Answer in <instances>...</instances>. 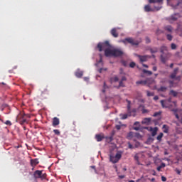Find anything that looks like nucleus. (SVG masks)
<instances>
[{
	"instance_id": "bb28decb",
	"label": "nucleus",
	"mask_w": 182,
	"mask_h": 182,
	"mask_svg": "<svg viewBox=\"0 0 182 182\" xmlns=\"http://www.w3.org/2000/svg\"><path fill=\"white\" fill-rule=\"evenodd\" d=\"M172 111L174 112V115H175L176 118L177 119H179L180 117H179L178 114L177 113L178 109H172Z\"/></svg>"
},
{
	"instance_id": "ea45409f",
	"label": "nucleus",
	"mask_w": 182,
	"mask_h": 182,
	"mask_svg": "<svg viewBox=\"0 0 182 182\" xmlns=\"http://www.w3.org/2000/svg\"><path fill=\"white\" fill-rule=\"evenodd\" d=\"M124 82L123 81H119V87H124Z\"/></svg>"
},
{
	"instance_id": "603ef678",
	"label": "nucleus",
	"mask_w": 182,
	"mask_h": 182,
	"mask_svg": "<svg viewBox=\"0 0 182 182\" xmlns=\"http://www.w3.org/2000/svg\"><path fill=\"white\" fill-rule=\"evenodd\" d=\"M161 114V112H155L154 114V117H157V116H159V115H160Z\"/></svg>"
},
{
	"instance_id": "e2e57ef3",
	"label": "nucleus",
	"mask_w": 182,
	"mask_h": 182,
	"mask_svg": "<svg viewBox=\"0 0 182 182\" xmlns=\"http://www.w3.org/2000/svg\"><path fill=\"white\" fill-rule=\"evenodd\" d=\"M90 80L89 77H84V80L86 81V82H88Z\"/></svg>"
},
{
	"instance_id": "de8ad7c7",
	"label": "nucleus",
	"mask_w": 182,
	"mask_h": 182,
	"mask_svg": "<svg viewBox=\"0 0 182 182\" xmlns=\"http://www.w3.org/2000/svg\"><path fill=\"white\" fill-rule=\"evenodd\" d=\"M5 124L8 125V126H11L12 123L10 121H6Z\"/></svg>"
},
{
	"instance_id": "423d86ee",
	"label": "nucleus",
	"mask_w": 182,
	"mask_h": 182,
	"mask_svg": "<svg viewBox=\"0 0 182 182\" xmlns=\"http://www.w3.org/2000/svg\"><path fill=\"white\" fill-rule=\"evenodd\" d=\"M25 114L21 113L18 116H17V122H20L21 124L26 123V119H25Z\"/></svg>"
},
{
	"instance_id": "a18cd8bd",
	"label": "nucleus",
	"mask_w": 182,
	"mask_h": 182,
	"mask_svg": "<svg viewBox=\"0 0 182 182\" xmlns=\"http://www.w3.org/2000/svg\"><path fill=\"white\" fill-rule=\"evenodd\" d=\"M178 70H179V68H175V69L173 70V73L177 75L178 73Z\"/></svg>"
},
{
	"instance_id": "052dcab7",
	"label": "nucleus",
	"mask_w": 182,
	"mask_h": 182,
	"mask_svg": "<svg viewBox=\"0 0 182 182\" xmlns=\"http://www.w3.org/2000/svg\"><path fill=\"white\" fill-rule=\"evenodd\" d=\"M116 129L119 130L121 129V125H116Z\"/></svg>"
},
{
	"instance_id": "412c9836",
	"label": "nucleus",
	"mask_w": 182,
	"mask_h": 182,
	"mask_svg": "<svg viewBox=\"0 0 182 182\" xmlns=\"http://www.w3.org/2000/svg\"><path fill=\"white\" fill-rule=\"evenodd\" d=\"M178 92L173 90H171L169 92V95H173L174 97H176L178 96Z\"/></svg>"
},
{
	"instance_id": "c03bdc74",
	"label": "nucleus",
	"mask_w": 182,
	"mask_h": 182,
	"mask_svg": "<svg viewBox=\"0 0 182 182\" xmlns=\"http://www.w3.org/2000/svg\"><path fill=\"white\" fill-rule=\"evenodd\" d=\"M134 160L136 161H139V157L138 156V154H136L134 157Z\"/></svg>"
},
{
	"instance_id": "f8f14e48",
	"label": "nucleus",
	"mask_w": 182,
	"mask_h": 182,
	"mask_svg": "<svg viewBox=\"0 0 182 182\" xmlns=\"http://www.w3.org/2000/svg\"><path fill=\"white\" fill-rule=\"evenodd\" d=\"M139 109L141 111L142 114H146L149 112L148 109H145L144 105H139Z\"/></svg>"
},
{
	"instance_id": "f3484780",
	"label": "nucleus",
	"mask_w": 182,
	"mask_h": 182,
	"mask_svg": "<svg viewBox=\"0 0 182 182\" xmlns=\"http://www.w3.org/2000/svg\"><path fill=\"white\" fill-rule=\"evenodd\" d=\"M149 4H162L163 0H148Z\"/></svg>"
},
{
	"instance_id": "ddd939ff",
	"label": "nucleus",
	"mask_w": 182,
	"mask_h": 182,
	"mask_svg": "<svg viewBox=\"0 0 182 182\" xmlns=\"http://www.w3.org/2000/svg\"><path fill=\"white\" fill-rule=\"evenodd\" d=\"M38 164H39V160L38 159L31 160V165L32 167H34Z\"/></svg>"
},
{
	"instance_id": "39448f33",
	"label": "nucleus",
	"mask_w": 182,
	"mask_h": 182,
	"mask_svg": "<svg viewBox=\"0 0 182 182\" xmlns=\"http://www.w3.org/2000/svg\"><path fill=\"white\" fill-rule=\"evenodd\" d=\"M144 129L151 132V135L153 137H154L156 135L158 132L157 127H155L154 128H152V127H151L150 128H149V127H145Z\"/></svg>"
},
{
	"instance_id": "37998d69",
	"label": "nucleus",
	"mask_w": 182,
	"mask_h": 182,
	"mask_svg": "<svg viewBox=\"0 0 182 182\" xmlns=\"http://www.w3.org/2000/svg\"><path fill=\"white\" fill-rule=\"evenodd\" d=\"M130 68H134L136 66V63L134 62H132L129 64Z\"/></svg>"
},
{
	"instance_id": "0eeeda50",
	"label": "nucleus",
	"mask_w": 182,
	"mask_h": 182,
	"mask_svg": "<svg viewBox=\"0 0 182 182\" xmlns=\"http://www.w3.org/2000/svg\"><path fill=\"white\" fill-rule=\"evenodd\" d=\"M122 55H123V52L122 50L118 49V48H113V57L114 58L120 57Z\"/></svg>"
},
{
	"instance_id": "864d4df0",
	"label": "nucleus",
	"mask_w": 182,
	"mask_h": 182,
	"mask_svg": "<svg viewBox=\"0 0 182 182\" xmlns=\"http://www.w3.org/2000/svg\"><path fill=\"white\" fill-rule=\"evenodd\" d=\"M128 147L129 149H134L133 145L130 142L128 143Z\"/></svg>"
},
{
	"instance_id": "338daca9",
	"label": "nucleus",
	"mask_w": 182,
	"mask_h": 182,
	"mask_svg": "<svg viewBox=\"0 0 182 182\" xmlns=\"http://www.w3.org/2000/svg\"><path fill=\"white\" fill-rule=\"evenodd\" d=\"M142 66L144 67V68H149V66L147 65H146V64H142Z\"/></svg>"
},
{
	"instance_id": "dca6fc26",
	"label": "nucleus",
	"mask_w": 182,
	"mask_h": 182,
	"mask_svg": "<svg viewBox=\"0 0 182 182\" xmlns=\"http://www.w3.org/2000/svg\"><path fill=\"white\" fill-rule=\"evenodd\" d=\"M154 141L153 136H148V139H146V144L151 145Z\"/></svg>"
},
{
	"instance_id": "c756f323",
	"label": "nucleus",
	"mask_w": 182,
	"mask_h": 182,
	"mask_svg": "<svg viewBox=\"0 0 182 182\" xmlns=\"http://www.w3.org/2000/svg\"><path fill=\"white\" fill-rule=\"evenodd\" d=\"M161 105L162 107H164V108H167V107H168V105H167L165 103V101H164V100H161Z\"/></svg>"
},
{
	"instance_id": "4c0bfd02",
	"label": "nucleus",
	"mask_w": 182,
	"mask_h": 182,
	"mask_svg": "<svg viewBox=\"0 0 182 182\" xmlns=\"http://www.w3.org/2000/svg\"><path fill=\"white\" fill-rule=\"evenodd\" d=\"M161 60L162 63H166V58L161 55Z\"/></svg>"
},
{
	"instance_id": "473e14b6",
	"label": "nucleus",
	"mask_w": 182,
	"mask_h": 182,
	"mask_svg": "<svg viewBox=\"0 0 182 182\" xmlns=\"http://www.w3.org/2000/svg\"><path fill=\"white\" fill-rule=\"evenodd\" d=\"M171 50H176V48H177V45H176V43H172L171 44Z\"/></svg>"
},
{
	"instance_id": "f03ea898",
	"label": "nucleus",
	"mask_w": 182,
	"mask_h": 182,
	"mask_svg": "<svg viewBox=\"0 0 182 182\" xmlns=\"http://www.w3.org/2000/svg\"><path fill=\"white\" fill-rule=\"evenodd\" d=\"M122 42L124 44H127L128 43L131 44L133 46H137L140 43V42L138 41V40H134V38H124V40H122Z\"/></svg>"
},
{
	"instance_id": "5701e85b",
	"label": "nucleus",
	"mask_w": 182,
	"mask_h": 182,
	"mask_svg": "<svg viewBox=\"0 0 182 182\" xmlns=\"http://www.w3.org/2000/svg\"><path fill=\"white\" fill-rule=\"evenodd\" d=\"M164 29L168 33H171L173 31V27L171 26H166L164 27Z\"/></svg>"
},
{
	"instance_id": "b1692460",
	"label": "nucleus",
	"mask_w": 182,
	"mask_h": 182,
	"mask_svg": "<svg viewBox=\"0 0 182 182\" xmlns=\"http://www.w3.org/2000/svg\"><path fill=\"white\" fill-rule=\"evenodd\" d=\"M162 129H164L163 132L165 134L168 133V125H163Z\"/></svg>"
},
{
	"instance_id": "6e6552de",
	"label": "nucleus",
	"mask_w": 182,
	"mask_h": 182,
	"mask_svg": "<svg viewBox=\"0 0 182 182\" xmlns=\"http://www.w3.org/2000/svg\"><path fill=\"white\" fill-rule=\"evenodd\" d=\"M138 58L139 59L140 62H147V60L151 58L150 55H137Z\"/></svg>"
},
{
	"instance_id": "680f3d73",
	"label": "nucleus",
	"mask_w": 182,
	"mask_h": 182,
	"mask_svg": "<svg viewBox=\"0 0 182 182\" xmlns=\"http://www.w3.org/2000/svg\"><path fill=\"white\" fill-rule=\"evenodd\" d=\"M166 166V164H164V163H162L161 164V166H160V167H161V168H164Z\"/></svg>"
},
{
	"instance_id": "7c9ffc66",
	"label": "nucleus",
	"mask_w": 182,
	"mask_h": 182,
	"mask_svg": "<svg viewBox=\"0 0 182 182\" xmlns=\"http://www.w3.org/2000/svg\"><path fill=\"white\" fill-rule=\"evenodd\" d=\"M48 93V91L47 89H44L43 91H41V95L43 97L45 95H47Z\"/></svg>"
},
{
	"instance_id": "13d9d810",
	"label": "nucleus",
	"mask_w": 182,
	"mask_h": 182,
	"mask_svg": "<svg viewBox=\"0 0 182 182\" xmlns=\"http://www.w3.org/2000/svg\"><path fill=\"white\" fill-rule=\"evenodd\" d=\"M176 171L178 175H181V171H179V169H176Z\"/></svg>"
},
{
	"instance_id": "a211bd4d",
	"label": "nucleus",
	"mask_w": 182,
	"mask_h": 182,
	"mask_svg": "<svg viewBox=\"0 0 182 182\" xmlns=\"http://www.w3.org/2000/svg\"><path fill=\"white\" fill-rule=\"evenodd\" d=\"M75 76L78 78L82 77V76H83V71H80V70H77L75 73Z\"/></svg>"
},
{
	"instance_id": "20e7f679",
	"label": "nucleus",
	"mask_w": 182,
	"mask_h": 182,
	"mask_svg": "<svg viewBox=\"0 0 182 182\" xmlns=\"http://www.w3.org/2000/svg\"><path fill=\"white\" fill-rule=\"evenodd\" d=\"M122 155L119 152L115 156L110 155V161L112 162L113 164H116L119 161Z\"/></svg>"
},
{
	"instance_id": "a878e982",
	"label": "nucleus",
	"mask_w": 182,
	"mask_h": 182,
	"mask_svg": "<svg viewBox=\"0 0 182 182\" xmlns=\"http://www.w3.org/2000/svg\"><path fill=\"white\" fill-rule=\"evenodd\" d=\"M163 136H164V134H163V132H161V133L157 136L156 139H157L159 142H161Z\"/></svg>"
},
{
	"instance_id": "6e6d98bb",
	"label": "nucleus",
	"mask_w": 182,
	"mask_h": 182,
	"mask_svg": "<svg viewBox=\"0 0 182 182\" xmlns=\"http://www.w3.org/2000/svg\"><path fill=\"white\" fill-rule=\"evenodd\" d=\"M107 70V68H100L99 70V73H101L102 72V70H105L106 71Z\"/></svg>"
},
{
	"instance_id": "79ce46f5",
	"label": "nucleus",
	"mask_w": 182,
	"mask_h": 182,
	"mask_svg": "<svg viewBox=\"0 0 182 182\" xmlns=\"http://www.w3.org/2000/svg\"><path fill=\"white\" fill-rule=\"evenodd\" d=\"M176 73H172L171 75H170V77L171 78V79H176Z\"/></svg>"
},
{
	"instance_id": "8fccbe9b",
	"label": "nucleus",
	"mask_w": 182,
	"mask_h": 182,
	"mask_svg": "<svg viewBox=\"0 0 182 182\" xmlns=\"http://www.w3.org/2000/svg\"><path fill=\"white\" fill-rule=\"evenodd\" d=\"M135 136H136L137 139L141 138V134H140L139 133H136V134H135Z\"/></svg>"
},
{
	"instance_id": "c9c22d12",
	"label": "nucleus",
	"mask_w": 182,
	"mask_h": 182,
	"mask_svg": "<svg viewBox=\"0 0 182 182\" xmlns=\"http://www.w3.org/2000/svg\"><path fill=\"white\" fill-rule=\"evenodd\" d=\"M53 133L56 135V136H60V132L59 129H53Z\"/></svg>"
},
{
	"instance_id": "4468645a",
	"label": "nucleus",
	"mask_w": 182,
	"mask_h": 182,
	"mask_svg": "<svg viewBox=\"0 0 182 182\" xmlns=\"http://www.w3.org/2000/svg\"><path fill=\"white\" fill-rule=\"evenodd\" d=\"M134 126H135L134 127H133L134 130H135V131L140 130V127H141L140 122H134Z\"/></svg>"
},
{
	"instance_id": "09e8293b",
	"label": "nucleus",
	"mask_w": 182,
	"mask_h": 182,
	"mask_svg": "<svg viewBox=\"0 0 182 182\" xmlns=\"http://www.w3.org/2000/svg\"><path fill=\"white\" fill-rule=\"evenodd\" d=\"M145 42H146V43H150V42H151L150 38H148V37H146V38H145Z\"/></svg>"
},
{
	"instance_id": "bf43d9fd",
	"label": "nucleus",
	"mask_w": 182,
	"mask_h": 182,
	"mask_svg": "<svg viewBox=\"0 0 182 182\" xmlns=\"http://www.w3.org/2000/svg\"><path fill=\"white\" fill-rule=\"evenodd\" d=\"M154 101L159 100V97H158L157 95L154 96Z\"/></svg>"
},
{
	"instance_id": "4d7b16f0",
	"label": "nucleus",
	"mask_w": 182,
	"mask_h": 182,
	"mask_svg": "<svg viewBox=\"0 0 182 182\" xmlns=\"http://www.w3.org/2000/svg\"><path fill=\"white\" fill-rule=\"evenodd\" d=\"M113 80H114V82H118V81H119V78H118L117 76H115V77L113 78Z\"/></svg>"
},
{
	"instance_id": "a19ab883",
	"label": "nucleus",
	"mask_w": 182,
	"mask_h": 182,
	"mask_svg": "<svg viewBox=\"0 0 182 182\" xmlns=\"http://www.w3.org/2000/svg\"><path fill=\"white\" fill-rule=\"evenodd\" d=\"M182 6V0H177V4L176 6Z\"/></svg>"
},
{
	"instance_id": "9d476101",
	"label": "nucleus",
	"mask_w": 182,
	"mask_h": 182,
	"mask_svg": "<svg viewBox=\"0 0 182 182\" xmlns=\"http://www.w3.org/2000/svg\"><path fill=\"white\" fill-rule=\"evenodd\" d=\"M144 10L146 13L154 12V9H152L149 4L145 5L144 7Z\"/></svg>"
},
{
	"instance_id": "cd10ccee",
	"label": "nucleus",
	"mask_w": 182,
	"mask_h": 182,
	"mask_svg": "<svg viewBox=\"0 0 182 182\" xmlns=\"http://www.w3.org/2000/svg\"><path fill=\"white\" fill-rule=\"evenodd\" d=\"M166 51H167V47L166 46H162L161 47V53L164 54Z\"/></svg>"
},
{
	"instance_id": "2f4dec72",
	"label": "nucleus",
	"mask_w": 182,
	"mask_h": 182,
	"mask_svg": "<svg viewBox=\"0 0 182 182\" xmlns=\"http://www.w3.org/2000/svg\"><path fill=\"white\" fill-rule=\"evenodd\" d=\"M151 53H156L158 52V48H153L150 49Z\"/></svg>"
},
{
	"instance_id": "6ab92c4d",
	"label": "nucleus",
	"mask_w": 182,
	"mask_h": 182,
	"mask_svg": "<svg viewBox=\"0 0 182 182\" xmlns=\"http://www.w3.org/2000/svg\"><path fill=\"white\" fill-rule=\"evenodd\" d=\"M111 34L114 38H117L118 37V33H117V29L116 28H113L111 31Z\"/></svg>"
},
{
	"instance_id": "aec40b11",
	"label": "nucleus",
	"mask_w": 182,
	"mask_h": 182,
	"mask_svg": "<svg viewBox=\"0 0 182 182\" xmlns=\"http://www.w3.org/2000/svg\"><path fill=\"white\" fill-rule=\"evenodd\" d=\"M134 137V132H129L127 135V139L128 140L132 139Z\"/></svg>"
},
{
	"instance_id": "c85d7f7f",
	"label": "nucleus",
	"mask_w": 182,
	"mask_h": 182,
	"mask_svg": "<svg viewBox=\"0 0 182 182\" xmlns=\"http://www.w3.org/2000/svg\"><path fill=\"white\" fill-rule=\"evenodd\" d=\"M146 83H147V81H144V80L136 82V85H146Z\"/></svg>"
},
{
	"instance_id": "2eb2a0df",
	"label": "nucleus",
	"mask_w": 182,
	"mask_h": 182,
	"mask_svg": "<svg viewBox=\"0 0 182 182\" xmlns=\"http://www.w3.org/2000/svg\"><path fill=\"white\" fill-rule=\"evenodd\" d=\"M151 121V118H144L142 121H141V124H146L149 125L150 124Z\"/></svg>"
},
{
	"instance_id": "e433bc0d",
	"label": "nucleus",
	"mask_w": 182,
	"mask_h": 182,
	"mask_svg": "<svg viewBox=\"0 0 182 182\" xmlns=\"http://www.w3.org/2000/svg\"><path fill=\"white\" fill-rule=\"evenodd\" d=\"M120 116L122 117V119H126L129 117V114H121Z\"/></svg>"
},
{
	"instance_id": "393cba45",
	"label": "nucleus",
	"mask_w": 182,
	"mask_h": 182,
	"mask_svg": "<svg viewBox=\"0 0 182 182\" xmlns=\"http://www.w3.org/2000/svg\"><path fill=\"white\" fill-rule=\"evenodd\" d=\"M167 90V87L165 86H161L160 88L158 89L159 92H165Z\"/></svg>"
},
{
	"instance_id": "69168bd1",
	"label": "nucleus",
	"mask_w": 182,
	"mask_h": 182,
	"mask_svg": "<svg viewBox=\"0 0 182 182\" xmlns=\"http://www.w3.org/2000/svg\"><path fill=\"white\" fill-rule=\"evenodd\" d=\"M175 79L177 80H181V77H180V76H178V77H176Z\"/></svg>"
},
{
	"instance_id": "7ed1b4c3",
	"label": "nucleus",
	"mask_w": 182,
	"mask_h": 182,
	"mask_svg": "<svg viewBox=\"0 0 182 182\" xmlns=\"http://www.w3.org/2000/svg\"><path fill=\"white\" fill-rule=\"evenodd\" d=\"M33 176L36 179L40 178L41 180H45L47 178V173H43V171H35Z\"/></svg>"
},
{
	"instance_id": "49530a36",
	"label": "nucleus",
	"mask_w": 182,
	"mask_h": 182,
	"mask_svg": "<svg viewBox=\"0 0 182 182\" xmlns=\"http://www.w3.org/2000/svg\"><path fill=\"white\" fill-rule=\"evenodd\" d=\"M127 80V78H126V76H122L121 79V82H125Z\"/></svg>"
},
{
	"instance_id": "0e129e2a",
	"label": "nucleus",
	"mask_w": 182,
	"mask_h": 182,
	"mask_svg": "<svg viewBox=\"0 0 182 182\" xmlns=\"http://www.w3.org/2000/svg\"><path fill=\"white\" fill-rule=\"evenodd\" d=\"M161 168H162L161 166H159L157 168V171H160Z\"/></svg>"
},
{
	"instance_id": "f704fd0d",
	"label": "nucleus",
	"mask_w": 182,
	"mask_h": 182,
	"mask_svg": "<svg viewBox=\"0 0 182 182\" xmlns=\"http://www.w3.org/2000/svg\"><path fill=\"white\" fill-rule=\"evenodd\" d=\"M142 72L145 74H148V75H152V72L149 71V70H143Z\"/></svg>"
},
{
	"instance_id": "f257e3e1",
	"label": "nucleus",
	"mask_w": 182,
	"mask_h": 182,
	"mask_svg": "<svg viewBox=\"0 0 182 182\" xmlns=\"http://www.w3.org/2000/svg\"><path fill=\"white\" fill-rule=\"evenodd\" d=\"M111 46L109 41L100 42L97 45L99 52H102L105 50L104 53L107 58L113 57L114 49L109 48Z\"/></svg>"
},
{
	"instance_id": "3c124183",
	"label": "nucleus",
	"mask_w": 182,
	"mask_h": 182,
	"mask_svg": "<svg viewBox=\"0 0 182 182\" xmlns=\"http://www.w3.org/2000/svg\"><path fill=\"white\" fill-rule=\"evenodd\" d=\"M168 82H169V84H170V87H171V88L173 87V84H174V81L170 80V81H168Z\"/></svg>"
},
{
	"instance_id": "58836bf2",
	"label": "nucleus",
	"mask_w": 182,
	"mask_h": 182,
	"mask_svg": "<svg viewBox=\"0 0 182 182\" xmlns=\"http://www.w3.org/2000/svg\"><path fill=\"white\" fill-rule=\"evenodd\" d=\"M166 38H167V40L169 41H171L173 40V36L170 34H168L166 36Z\"/></svg>"
},
{
	"instance_id": "4be33fe9",
	"label": "nucleus",
	"mask_w": 182,
	"mask_h": 182,
	"mask_svg": "<svg viewBox=\"0 0 182 182\" xmlns=\"http://www.w3.org/2000/svg\"><path fill=\"white\" fill-rule=\"evenodd\" d=\"M168 20L170 22L176 21L178 20V18H177L176 16L172 15V16H171V17H169V18H168Z\"/></svg>"
},
{
	"instance_id": "72a5a7b5",
	"label": "nucleus",
	"mask_w": 182,
	"mask_h": 182,
	"mask_svg": "<svg viewBox=\"0 0 182 182\" xmlns=\"http://www.w3.org/2000/svg\"><path fill=\"white\" fill-rule=\"evenodd\" d=\"M146 96L153 97V96H154V92L146 91Z\"/></svg>"
},
{
	"instance_id": "9b49d317",
	"label": "nucleus",
	"mask_w": 182,
	"mask_h": 182,
	"mask_svg": "<svg viewBox=\"0 0 182 182\" xmlns=\"http://www.w3.org/2000/svg\"><path fill=\"white\" fill-rule=\"evenodd\" d=\"M60 124V120L57 117H54L53 119V122H52V126L55 127L56 126Z\"/></svg>"
},
{
	"instance_id": "774afa93",
	"label": "nucleus",
	"mask_w": 182,
	"mask_h": 182,
	"mask_svg": "<svg viewBox=\"0 0 182 182\" xmlns=\"http://www.w3.org/2000/svg\"><path fill=\"white\" fill-rule=\"evenodd\" d=\"M153 70L154 71H156L157 70V68L156 66L153 67Z\"/></svg>"
},
{
	"instance_id": "5fc2aeb1",
	"label": "nucleus",
	"mask_w": 182,
	"mask_h": 182,
	"mask_svg": "<svg viewBox=\"0 0 182 182\" xmlns=\"http://www.w3.org/2000/svg\"><path fill=\"white\" fill-rule=\"evenodd\" d=\"M161 181H162L163 182H166V178L165 176H161Z\"/></svg>"
},
{
	"instance_id": "1a4fd4ad",
	"label": "nucleus",
	"mask_w": 182,
	"mask_h": 182,
	"mask_svg": "<svg viewBox=\"0 0 182 182\" xmlns=\"http://www.w3.org/2000/svg\"><path fill=\"white\" fill-rule=\"evenodd\" d=\"M95 139L97 142H101L105 139V134L103 133L95 134Z\"/></svg>"
}]
</instances>
